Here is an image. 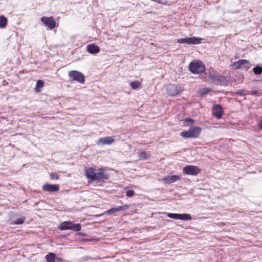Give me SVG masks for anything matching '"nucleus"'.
<instances>
[{"label": "nucleus", "mask_w": 262, "mask_h": 262, "mask_svg": "<svg viewBox=\"0 0 262 262\" xmlns=\"http://www.w3.org/2000/svg\"><path fill=\"white\" fill-rule=\"evenodd\" d=\"M208 92V91H205V90H201L200 92L201 94H206L207 92Z\"/></svg>", "instance_id": "nucleus-31"}, {"label": "nucleus", "mask_w": 262, "mask_h": 262, "mask_svg": "<svg viewBox=\"0 0 262 262\" xmlns=\"http://www.w3.org/2000/svg\"><path fill=\"white\" fill-rule=\"evenodd\" d=\"M80 224H74L71 221H64L61 223L58 229L60 230H72L74 231H79L81 230Z\"/></svg>", "instance_id": "nucleus-2"}, {"label": "nucleus", "mask_w": 262, "mask_h": 262, "mask_svg": "<svg viewBox=\"0 0 262 262\" xmlns=\"http://www.w3.org/2000/svg\"><path fill=\"white\" fill-rule=\"evenodd\" d=\"M7 18L3 16H0V28H4L6 27L7 25Z\"/></svg>", "instance_id": "nucleus-18"}, {"label": "nucleus", "mask_w": 262, "mask_h": 262, "mask_svg": "<svg viewBox=\"0 0 262 262\" xmlns=\"http://www.w3.org/2000/svg\"><path fill=\"white\" fill-rule=\"evenodd\" d=\"M185 121L186 122H190L192 123L193 122V120L191 119H185Z\"/></svg>", "instance_id": "nucleus-32"}, {"label": "nucleus", "mask_w": 262, "mask_h": 262, "mask_svg": "<svg viewBox=\"0 0 262 262\" xmlns=\"http://www.w3.org/2000/svg\"><path fill=\"white\" fill-rule=\"evenodd\" d=\"M40 20L50 30H52L57 27L56 23L53 16H43Z\"/></svg>", "instance_id": "nucleus-7"}, {"label": "nucleus", "mask_w": 262, "mask_h": 262, "mask_svg": "<svg viewBox=\"0 0 262 262\" xmlns=\"http://www.w3.org/2000/svg\"><path fill=\"white\" fill-rule=\"evenodd\" d=\"M257 94V91H248L246 93V94H250L252 95H256Z\"/></svg>", "instance_id": "nucleus-29"}, {"label": "nucleus", "mask_w": 262, "mask_h": 262, "mask_svg": "<svg viewBox=\"0 0 262 262\" xmlns=\"http://www.w3.org/2000/svg\"><path fill=\"white\" fill-rule=\"evenodd\" d=\"M87 51L92 54H98L100 52L99 47L94 43H91L86 47Z\"/></svg>", "instance_id": "nucleus-16"}, {"label": "nucleus", "mask_w": 262, "mask_h": 262, "mask_svg": "<svg viewBox=\"0 0 262 262\" xmlns=\"http://www.w3.org/2000/svg\"><path fill=\"white\" fill-rule=\"evenodd\" d=\"M223 108L220 105H215L214 106L212 114L216 118L220 119L223 116Z\"/></svg>", "instance_id": "nucleus-14"}, {"label": "nucleus", "mask_w": 262, "mask_h": 262, "mask_svg": "<svg viewBox=\"0 0 262 262\" xmlns=\"http://www.w3.org/2000/svg\"><path fill=\"white\" fill-rule=\"evenodd\" d=\"M141 81L135 80L130 83L129 85L133 89H138L141 85Z\"/></svg>", "instance_id": "nucleus-19"}, {"label": "nucleus", "mask_w": 262, "mask_h": 262, "mask_svg": "<svg viewBox=\"0 0 262 262\" xmlns=\"http://www.w3.org/2000/svg\"><path fill=\"white\" fill-rule=\"evenodd\" d=\"M129 206L127 205H124L117 207L118 212L121 211L128 208Z\"/></svg>", "instance_id": "nucleus-25"}, {"label": "nucleus", "mask_w": 262, "mask_h": 262, "mask_svg": "<svg viewBox=\"0 0 262 262\" xmlns=\"http://www.w3.org/2000/svg\"><path fill=\"white\" fill-rule=\"evenodd\" d=\"M231 67L234 69H243L248 70L251 67V64L249 61L245 59H239L237 61L234 62Z\"/></svg>", "instance_id": "nucleus-6"}, {"label": "nucleus", "mask_w": 262, "mask_h": 262, "mask_svg": "<svg viewBox=\"0 0 262 262\" xmlns=\"http://www.w3.org/2000/svg\"><path fill=\"white\" fill-rule=\"evenodd\" d=\"M25 220V217H20V218L18 219L16 221H15L14 222V224H17V225L21 224L24 222Z\"/></svg>", "instance_id": "nucleus-26"}, {"label": "nucleus", "mask_w": 262, "mask_h": 262, "mask_svg": "<svg viewBox=\"0 0 262 262\" xmlns=\"http://www.w3.org/2000/svg\"><path fill=\"white\" fill-rule=\"evenodd\" d=\"M202 40L203 38L198 37H186L178 39L177 42L188 45H196L200 43Z\"/></svg>", "instance_id": "nucleus-5"}, {"label": "nucleus", "mask_w": 262, "mask_h": 262, "mask_svg": "<svg viewBox=\"0 0 262 262\" xmlns=\"http://www.w3.org/2000/svg\"><path fill=\"white\" fill-rule=\"evenodd\" d=\"M253 73L256 75H259L262 73V68L257 66L253 69Z\"/></svg>", "instance_id": "nucleus-22"}, {"label": "nucleus", "mask_w": 262, "mask_h": 262, "mask_svg": "<svg viewBox=\"0 0 262 262\" xmlns=\"http://www.w3.org/2000/svg\"><path fill=\"white\" fill-rule=\"evenodd\" d=\"M180 177L177 175H172L171 176L165 177L163 178L161 181H162L164 184L166 185L174 183L178 180H180Z\"/></svg>", "instance_id": "nucleus-12"}, {"label": "nucleus", "mask_w": 262, "mask_h": 262, "mask_svg": "<svg viewBox=\"0 0 262 262\" xmlns=\"http://www.w3.org/2000/svg\"><path fill=\"white\" fill-rule=\"evenodd\" d=\"M126 195L128 197H132L134 195V191L132 190H128L126 191Z\"/></svg>", "instance_id": "nucleus-28"}, {"label": "nucleus", "mask_w": 262, "mask_h": 262, "mask_svg": "<svg viewBox=\"0 0 262 262\" xmlns=\"http://www.w3.org/2000/svg\"><path fill=\"white\" fill-rule=\"evenodd\" d=\"M95 176V180H107L109 177L108 174L106 172V168L104 167L96 169Z\"/></svg>", "instance_id": "nucleus-11"}, {"label": "nucleus", "mask_w": 262, "mask_h": 262, "mask_svg": "<svg viewBox=\"0 0 262 262\" xmlns=\"http://www.w3.org/2000/svg\"><path fill=\"white\" fill-rule=\"evenodd\" d=\"M167 216L171 219H175V220H180L182 221H190L192 220V217L190 214L188 213H168L167 214Z\"/></svg>", "instance_id": "nucleus-8"}, {"label": "nucleus", "mask_w": 262, "mask_h": 262, "mask_svg": "<svg viewBox=\"0 0 262 262\" xmlns=\"http://www.w3.org/2000/svg\"><path fill=\"white\" fill-rule=\"evenodd\" d=\"M201 132V128L199 126H192L188 130L181 133V135L185 138H198Z\"/></svg>", "instance_id": "nucleus-1"}, {"label": "nucleus", "mask_w": 262, "mask_h": 262, "mask_svg": "<svg viewBox=\"0 0 262 262\" xmlns=\"http://www.w3.org/2000/svg\"><path fill=\"white\" fill-rule=\"evenodd\" d=\"M117 207L112 208L106 211V213L107 214H113L117 212Z\"/></svg>", "instance_id": "nucleus-24"}, {"label": "nucleus", "mask_w": 262, "mask_h": 262, "mask_svg": "<svg viewBox=\"0 0 262 262\" xmlns=\"http://www.w3.org/2000/svg\"><path fill=\"white\" fill-rule=\"evenodd\" d=\"M166 91L169 96H176L182 91V88L179 85L169 84L166 86Z\"/></svg>", "instance_id": "nucleus-9"}, {"label": "nucleus", "mask_w": 262, "mask_h": 262, "mask_svg": "<svg viewBox=\"0 0 262 262\" xmlns=\"http://www.w3.org/2000/svg\"><path fill=\"white\" fill-rule=\"evenodd\" d=\"M189 70L193 73H200L205 70V66L200 61H193L190 63Z\"/></svg>", "instance_id": "nucleus-4"}, {"label": "nucleus", "mask_w": 262, "mask_h": 262, "mask_svg": "<svg viewBox=\"0 0 262 262\" xmlns=\"http://www.w3.org/2000/svg\"><path fill=\"white\" fill-rule=\"evenodd\" d=\"M139 157L140 159L145 160L148 158V155L144 151H141L139 153Z\"/></svg>", "instance_id": "nucleus-23"}, {"label": "nucleus", "mask_w": 262, "mask_h": 262, "mask_svg": "<svg viewBox=\"0 0 262 262\" xmlns=\"http://www.w3.org/2000/svg\"><path fill=\"white\" fill-rule=\"evenodd\" d=\"M201 169L196 166L187 165L183 167V172L187 175L195 176L200 173Z\"/></svg>", "instance_id": "nucleus-10"}, {"label": "nucleus", "mask_w": 262, "mask_h": 262, "mask_svg": "<svg viewBox=\"0 0 262 262\" xmlns=\"http://www.w3.org/2000/svg\"><path fill=\"white\" fill-rule=\"evenodd\" d=\"M47 262H54L55 254L53 253H49L46 256Z\"/></svg>", "instance_id": "nucleus-20"}, {"label": "nucleus", "mask_w": 262, "mask_h": 262, "mask_svg": "<svg viewBox=\"0 0 262 262\" xmlns=\"http://www.w3.org/2000/svg\"><path fill=\"white\" fill-rule=\"evenodd\" d=\"M50 178L52 180H57L58 179V176L56 173H51L50 175Z\"/></svg>", "instance_id": "nucleus-27"}, {"label": "nucleus", "mask_w": 262, "mask_h": 262, "mask_svg": "<svg viewBox=\"0 0 262 262\" xmlns=\"http://www.w3.org/2000/svg\"><path fill=\"white\" fill-rule=\"evenodd\" d=\"M69 77L71 80L75 81L79 83L83 84L85 81L84 75L77 71H70L68 73Z\"/></svg>", "instance_id": "nucleus-3"}, {"label": "nucleus", "mask_w": 262, "mask_h": 262, "mask_svg": "<svg viewBox=\"0 0 262 262\" xmlns=\"http://www.w3.org/2000/svg\"><path fill=\"white\" fill-rule=\"evenodd\" d=\"M42 189L48 192H56L58 191L59 187L57 185L47 184L42 186Z\"/></svg>", "instance_id": "nucleus-17"}, {"label": "nucleus", "mask_w": 262, "mask_h": 262, "mask_svg": "<svg viewBox=\"0 0 262 262\" xmlns=\"http://www.w3.org/2000/svg\"><path fill=\"white\" fill-rule=\"evenodd\" d=\"M114 139L111 137H106L104 138H100L97 141L98 145H110L114 142Z\"/></svg>", "instance_id": "nucleus-15"}, {"label": "nucleus", "mask_w": 262, "mask_h": 262, "mask_svg": "<svg viewBox=\"0 0 262 262\" xmlns=\"http://www.w3.org/2000/svg\"><path fill=\"white\" fill-rule=\"evenodd\" d=\"M44 82L43 81L39 80L37 81L36 84V91L37 92H40L41 89L43 86Z\"/></svg>", "instance_id": "nucleus-21"}, {"label": "nucleus", "mask_w": 262, "mask_h": 262, "mask_svg": "<svg viewBox=\"0 0 262 262\" xmlns=\"http://www.w3.org/2000/svg\"><path fill=\"white\" fill-rule=\"evenodd\" d=\"M96 169L92 167L86 168L84 171V173L86 178L91 181H95Z\"/></svg>", "instance_id": "nucleus-13"}, {"label": "nucleus", "mask_w": 262, "mask_h": 262, "mask_svg": "<svg viewBox=\"0 0 262 262\" xmlns=\"http://www.w3.org/2000/svg\"><path fill=\"white\" fill-rule=\"evenodd\" d=\"M257 125L260 129H262V117L259 122L257 123Z\"/></svg>", "instance_id": "nucleus-30"}]
</instances>
